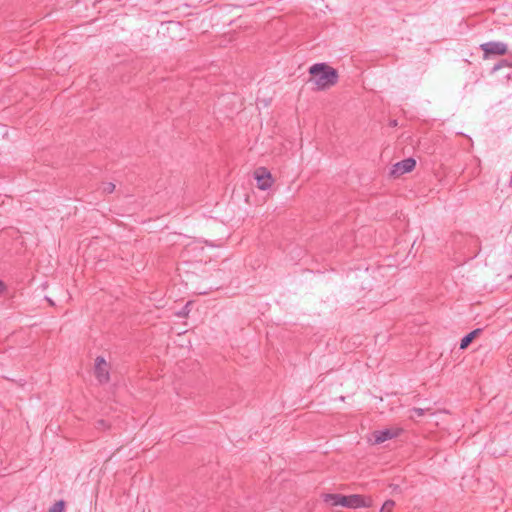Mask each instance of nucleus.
<instances>
[{
  "instance_id": "1",
  "label": "nucleus",
  "mask_w": 512,
  "mask_h": 512,
  "mask_svg": "<svg viewBox=\"0 0 512 512\" xmlns=\"http://www.w3.org/2000/svg\"><path fill=\"white\" fill-rule=\"evenodd\" d=\"M311 81L319 91L326 90L338 82V71L326 63H316L309 68Z\"/></svg>"
},
{
  "instance_id": "2",
  "label": "nucleus",
  "mask_w": 512,
  "mask_h": 512,
  "mask_svg": "<svg viewBox=\"0 0 512 512\" xmlns=\"http://www.w3.org/2000/svg\"><path fill=\"white\" fill-rule=\"evenodd\" d=\"M325 502L331 503L332 506L341 505L347 508H362V507H371L372 499L365 498L359 494L352 495H342V494H326L324 497Z\"/></svg>"
},
{
  "instance_id": "3",
  "label": "nucleus",
  "mask_w": 512,
  "mask_h": 512,
  "mask_svg": "<svg viewBox=\"0 0 512 512\" xmlns=\"http://www.w3.org/2000/svg\"><path fill=\"white\" fill-rule=\"evenodd\" d=\"M480 49L483 51L484 59L489 58L491 55L502 56L508 51V47L503 42L490 41L480 45Z\"/></svg>"
},
{
  "instance_id": "4",
  "label": "nucleus",
  "mask_w": 512,
  "mask_h": 512,
  "mask_svg": "<svg viewBox=\"0 0 512 512\" xmlns=\"http://www.w3.org/2000/svg\"><path fill=\"white\" fill-rule=\"evenodd\" d=\"M257 181V187L260 190H267L273 184V178L270 171L266 167H259L254 172Z\"/></svg>"
},
{
  "instance_id": "5",
  "label": "nucleus",
  "mask_w": 512,
  "mask_h": 512,
  "mask_svg": "<svg viewBox=\"0 0 512 512\" xmlns=\"http://www.w3.org/2000/svg\"><path fill=\"white\" fill-rule=\"evenodd\" d=\"M416 166V161L413 158H406L393 165L390 175L394 178L400 177L401 175L411 172Z\"/></svg>"
},
{
  "instance_id": "6",
  "label": "nucleus",
  "mask_w": 512,
  "mask_h": 512,
  "mask_svg": "<svg viewBox=\"0 0 512 512\" xmlns=\"http://www.w3.org/2000/svg\"><path fill=\"white\" fill-rule=\"evenodd\" d=\"M402 432H403L402 428L392 427V428H386L383 430L375 431L373 433V435L375 438V443L380 444L387 440L398 437Z\"/></svg>"
},
{
  "instance_id": "7",
  "label": "nucleus",
  "mask_w": 512,
  "mask_h": 512,
  "mask_svg": "<svg viewBox=\"0 0 512 512\" xmlns=\"http://www.w3.org/2000/svg\"><path fill=\"white\" fill-rule=\"evenodd\" d=\"M107 363L103 357H97L95 360V375L100 383L109 381V372L106 368Z\"/></svg>"
},
{
  "instance_id": "8",
  "label": "nucleus",
  "mask_w": 512,
  "mask_h": 512,
  "mask_svg": "<svg viewBox=\"0 0 512 512\" xmlns=\"http://www.w3.org/2000/svg\"><path fill=\"white\" fill-rule=\"evenodd\" d=\"M482 332V329L477 328L466 334L460 342V349H466L472 341Z\"/></svg>"
},
{
  "instance_id": "9",
  "label": "nucleus",
  "mask_w": 512,
  "mask_h": 512,
  "mask_svg": "<svg viewBox=\"0 0 512 512\" xmlns=\"http://www.w3.org/2000/svg\"><path fill=\"white\" fill-rule=\"evenodd\" d=\"M65 505L66 503L64 500H59L50 507L48 512H63L65 509Z\"/></svg>"
},
{
  "instance_id": "10",
  "label": "nucleus",
  "mask_w": 512,
  "mask_h": 512,
  "mask_svg": "<svg viewBox=\"0 0 512 512\" xmlns=\"http://www.w3.org/2000/svg\"><path fill=\"white\" fill-rule=\"evenodd\" d=\"M395 506V501L394 500H386L382 506V508L380 509V512H391L392 511V508Z\"/></svg>"
},
{
  "instance_id": "11",
  "label": "nucleus",
  "mask_w": 512,
  "mask_h": 512,
  "mask_svg": "<svg viewBox=\"0 0 512 512\" xmlns=\"http://www.w3.org/2000/svg\"><path fill=\"white\" fill-rule=\"evenodd\" d=\"M502 67H512V63H509L508 59H502L497 64H495V66L493 67V71H498Z\"/></svg>"
},
{
  "instance_id": "12",
  "label": "nucleus",
  "mask_w": 512,
  "mask_h": 512,
  "mask_svg": "<svg viewBox=\"0 0 512 512\" xmlns=\"http://www.w3.org/2000/svg\"><path fill=\"white\" fill-rule=\"evenodd\" d=\"M102 190L104 193L110 194L115 190V184L112 182H107L103 184Z\"/></svg>"
},
{
  "instance_id": "13",
  "label": "nucleus",
  "mask_w": 512,
  "mask_h": 512,
  "mask_svg": "<svg viewBox=\"0 0 512 512\" xmlns=\"http://www.w3.org/2000/svg\"><path fill=\"white\" fill-rule=\"evenodd\" d=\"M411 412L413 414H415L416 416L421 417V416L425 415L426 410L422 409V408L414 407V408L411 409Z\"/></svg>"
},
{
  "instance_id": "14",
  "label": "nucleus",
  "mask_w": 512,
  "mask_h": 512,
  "mask_svg": "<svg viewBox=\"0 0 512 512\" xmlns=\"http://www.w3.org/2000/svg\"><path fill=\"white\" fill-rule=\"evenodd\" d=\"M108 425L106 424L105 420L101 419L96 422V428L97 429H106Z\"/></svg>"
},
{
  "instance_id": "15",
  "label": "nucleus",
  "mask_w": 512,
  "mask_h": 512,
  "mask_svg": "<svg viewBox=\"0 0 512 512\" xmlns=\"http://www.w3.org/2000/svg\"><path fill=\"white\" fill-rule=\"evenodd\" d=\"M7 290L6 284L0 279V294L4 293Z\"/></svg>"
},
{
  "instance_id": "16",
  "label": "nucleus",
  "mask_w": 512,
  "mask_h": 512,
  "mask_svg": "<svg viewBox=\"0 0 512 512\" xmlns=\"http://www.w3.org/2000/svg\"><path fill=\"white\" fill-rule=\"evenodd\" d=\"M390 125L391 126H396L397 125V121L396 120L391 121Z\"/></svg>"
},
{
  "instance_id": "17",
  "label": "nucleus",
  "mask_w": 512,
  "mask_h": 512,
  "mask_svg": "<svg viewBox=\"0 0 512 512\" xmlns=\"http://www.w3.org/2000/svg\"><path fill=\"white\" fill-rule=\"evenodd\" d=\"M508 60H509V63H512V57L510 59H508Z\"/></svg>"
}]
</instances>
